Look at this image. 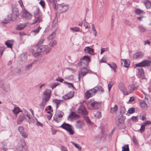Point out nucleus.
Here are the masks:
<instances>
[{
	"instance_id": "b1692460",
	"label": "nucleus",
	"mask_w": 151,
	"mask_h": 151,
	"mask_svg": "<svg viewBox=\"0 0 151 151\" xmlns=\"http://www.w3.org/2000/svg\"><path fill=\"white\" fill-rule=\"evenodd\" d=\"M48 47V46L46 45H41L37 47V51L38 52H42L45 51Z\"/></svg>"
},
{
	"instance_id": "0e129e2a",
	"label": "nucleus",
	"mask_w": 151,
	"mask_h": 151,
	"mask_svg": "<svg viewBox=\"0 0 151 151\" xmlns=\"http://www.w3.org/2000/svg\"><path fill=\"white\" fill-rule=\"evenodd\" d=\"M29 19L30 20L29 21V23L31 24H31V22H33V21H34L35 20V17H32L31 18V19Z\"/></svg>"
},
{
	"instance_id": "bb28decb",
	"label": "nucleus",
	"mask_w": 151,
	"mask_h": 151,
	"mask_svg": "<svg viewBox=\"0 0 151 151\" xmlns=\"http://www.w3.org/2000/svg\"><path fill=\"white\" fill-rule=\"evenodd\" d=\"M71 126V125L69 124L66 123L65 122H64L61 126V127H62L63 128L67 130L68 129V128H70Z\"/></svg>"
},
{
	"instance_id": "9d476101",
	"label": "nucleus",
	"mask_w": 151,
	"mask_h": 151,
	"mask_svg": "<svg viewBox=\"0 0 151 151\" xmlns=\"http://www.w3.org/2000/svg\"><path fill=\"white\" fill-rule=\"evenodd\" d=\"M58 7L61 12H64L68 9V6L67 4L62 3L58 4Z\"/></svg>"
},
{
	"instance_id": "bf43d9fd",
	"label": "nucleus",
	"mask_w": 151,
	"mask_h": 151,
	"mask_svg": "<svg viewBox=\"0 0 151 151\" xmlns=\"http://www.w3.org/2000/svg\"><path fill=\"white\" fill-rule=\"evenodd\" d=\"M132 139L133 142L135 144H137V140L136 139V137L134 136L132 137Z\"/></svg>"
},
{
	"instance_id": "58836bf2",
	"label": "nucleus",
	"mask_w": 151,
	"mask_h": 151,
	"mask_svg": "<svg viewBox=\"0 0 151 151\" xmlns=\"http://www.w3.org/2000/svg\"><path fill=\"white\" fill-rule=\"evenodd\" d=\"M140 105L143 109L146 108L147 107V105L145 101H142L140 102Z\"/></svg>"
},
{
	"instance_id": "f704fd0d",
	"label": "nucleus",
	"mask_w": 151,
	"mask_h": 151,
	"mask_svg": "<svg viewBox=\"0 0 151 151\" xmlns=\"http://www.w3.org/2000/svg\"><path fill=\"white\" fill-rule=\"evenodd\" d=\"M33 63H30L26 65L24 68L25 70L26 71L29 70L32 68Z\"/></svg>"
},
{
	"instance_id": "a211bd4d",
	"label": "nucleus",
	"mask_w": 151,
	"mask_h": 151,
	"mask_svg": "<svg viewBox=\"0 0 151 151\" xmlns=\"http://www.w3.org/2000/svg\"><path fill=\"white\" fill-rule=\"evenodd\" d=\"M80 116L74 112H71L68 117V119H77L80 118Z\"/></svg>"
},
{
	"instance_id": "423d86ee",
	"label": "nucleus",
	"mask_w": 151,
	"mask_h": 151,
	"mask_svg": "<svg viewBox=\"0 0 151 151\" xmlns=\"http://www.w3.org/2000/svg\"><path fill=\"white\" fill-rule=\"evenodd\" d=\"M91 71H89L88 69L85 67L83 68L78 73L79 80L80 78H83L88 73L91 72Z\"/></svg>"
},
{
	"instance_id": "5701e85b",
	"label": "nucleus",
	"mask_w": 151,
	"mask_h": 151,
	"mask_svg": "<svg viewBox=\"0 0 151 151\" xmlns=\"http://www.w3.org/2000/svg\"><path fill=\"white\" fill-rule=\"evenodd\" d=\"M73 96V93L72 92H70L65 95L63 97V99L65 100H67L72 98Z\"/></svg>"
},
{
	"instance_id": "4468645a",
	"label": "nucleus",
	"mask_w": 151,
	"mask_h": 151,
	"mask_svg": "<svg viewBox=\"0 0 151 151\" xmlns=\"http://www.w3.org/2000/svg\"><path fill=\"white\" fill-rule=\"evenodd\" d=\"M144 53L141 52H137L134 53L133 56V59L135 60H139L143 58Z\"/></svg>"
},
{
	"instance_id": "2f4dec72",
	"label": "nucleus",
	"mask_w": 151,
	"mask_h": 151,
	"mask_svg": "<svg viewBox=\"0 0 151 151\" xmlns=\"http://www.w3.org/2000/svg\"><path fill=\"white\" fill-rule=\"evenodd\" d=\"M22 114L24 115V116L25 117V116H26L28 118L27 119L28 120V121L32 117L31 115L26 111H25L24 112H23Z\"/></svg>"
},
{
	"instance_id": "603ef678",
	"label": "nucleus",
	"mask_w": 151,
	"mask_h": 151,
	"mask_svg": "<svg viewBox=\"0 0 151 151\" xmlns=\"http://www.w3.org/2000/svg\"><path fill=\"white\" fill-rule=\"evenodd\" d=\"M41 29V27H40V26H39L36 29L34 30L33 32L35 34H37L39 32L40 30Z\"/></svg>"
},
{
	"instance_id": "864d4df0",
	"label": "nucleus",
	"mask_w": 151,
	"mask_h": 151,
	"mask_svg": "<svg viewBox=\"0 0 151 151\" xmlns=\"http://www.w3.org/2000/svg\"><path fill=\"white\" fill-rule=\"evenodd\" d=\"M145 125H144V124L141 126V128L139 129V131L141 132L142 133V132L144 131L145 129Z\"/></svg>"
},
{
	"instance_id": "aec40b11",
	"label": "nucleus",
	"mask_w": 151,
	"mask_h": 151,
	"mask_svg": "<svg viewBox=\"0 0 151 151\" xmlns=\"http://www.w3.org/2000/svg\"><path fill=\"white\" fill-rule=\"evenodd\" d=\"M35 20L33 22H31V24H35L36 23H39L42 20V14H39L38 16L35 17Z\"/></svg>"
},
{
	"instance_id": "7c9ffc66",
	"label": "nucleus",
	"mask_w": 151,
	"mask_h": 151,
	"mask_svg": "<svg viewBox=\"0 0 151 151\" xmlns=\"http://www.w3.org/2000/svg\"><path fill=\"white\" fill-rule=\"evenodd\" d=\"M26 25L25 24H21L17 25V29L18 30H22L25 27Z\"/></svg>"
},
{
	"instance_id": "5fc2aeb1",
	"label": "nucleus",
	"mask_w": 151,
	"mask_h": 151,
	"mask_svg": "<svg viewBox=\"0 0 151 151\" xmlns=\"http://www.w3.org/2000/svg\"><path fill=\"white\" fill-rule=\"evenodd\" d=\"M24 138H26L28 137L27 134L24 131L21 134Z\"/></svg>"
},
{
	"instance_id": "69168bd1",
	"label": "nucleus",
	"mask_w": 151,
	"mask_h": 151,
	"mask_svg": "<svg viewBox=\"0 0 151 151\" xmlns=\"http://www.w3.org/2000/svg\"><path fill=\"white\" fill-rule=\"evenodd\" d=\"M117 68V66L116 64L114 63H112V66L111 68L112 69H116Z\"/></svg>"
},
{
	"instance_id": "39448f33",
	"label": "nucleus",
	"mask_w": 151,
	"mask_h": 151,
	"mask_svg": "<svg viewBox=\"0 0 151 151\" xmlns=\"http://www.w3.org/2000/svg\"><path fill=\"white\" fill-rule=\"evenodd\" d=\"M27 146L24 141H22L18 144L17 151H27Z\"/></svg>"
},
{
	"instance_id": "a878e982",
	"label": "nucleus",
	"mask_w": 151,
	"mask_h": 151,
	"mask_svg": "<svg viewBox=\"0 0 151 151\" xmlns=\"http://www.w3.org/2000/svg\"><path fill=\"white\" fill-rule=\"evenodd\" d=\"M14 42L13 40H8L5 43V44L8 47L12 48Z\"/></svg>"
},
{
	"instance_id": "c03bdc74",
	"label": "nucleus",
	"mask_w": 151,
	"mask_h": 151,
	"mask_svg": "<svg viewBox=\"0 0 151 151\" xmlns=\"http://www.w3.org/2000/svg\"><path fill=\"white\" fill-rule=\"evenodd\" d=\"M138 28L140 31L141 32H143L146 30V29L142 25H139L138 26Z\"/></svg>"
},
{
	"instance_id": "f03ea898",
	"label": "nucleus",
	"mask_w": 151,
	"mask_h": 151,
	"mask_svg": "<svg viewBox=\"0 0 151 151\" xmlns=\"http://www.w3.org/2000/svg\"><path fill=\"white\" fill-rule=\"evenodd\" d=\"M101 104L94 100L91 99L88 102L87 105L88 109L91 110L99 109L101 106Z\"/></svg>"
},
{
	"instance_id": "4be33fe9",
	"label": "nucleus",
	"mask_w": 151,
	"mask_h": 151,
	"mask_svg": "<svg viewBox=\"0 0 151 151\" xmlns=\"http://www.w3.org/2000/svg\"><path fill=\"white\" fill-rule=\"evenodd\" d=\"M63 102V100H58V99H55L53 100L52 102L53 103L56 104V109H57L60 104H62Z\"/></svg>"
},
{
	"instance_id": "09e8293b",
	"label": "nucleus",
	"mask_w": 151,
	"mask_h": 151,
	"mask_svg": "<svg viewBox=\"0 0 151 151\" xmlns=\"http://www.w3.org/2000/svg\"><path fill=\"white\" fill-rule=\"evenodd\" d=\"M34 14L35 17L37 16L39 14H41L39 13V8H37L36 10L34 12Z\"/></svg>"
},
{
	"instance_id": "6e6552de",
	"label": "nucleus",
	"mask_w": 151,
	"mask_h": 151,
	"mask_svg": "<svg viewBox=\"0 0 151 151\" xmlns=\"http://www.w3.org/2000/svg\"><path fill=\"white\" fill-rule=\"evenodd\" d=\"M77 112L81 115H87L88 112L84 106L83 104H81L77 109Z\"/></svg>"
},
{
	"instance_id": "49530a36",
	"label": "nucleus",
	"mask_w": 151,
	"mask_h": 151,
	"mask_svg": "<svg viewBox=\"0 0 151 151\" xmlns=\"http://www.w3.org/2000/svg\"><path fill=\"white\" fill-rule=\"evenodd\" d=\"M44 41V39L43 38H41L39 40L37 46V47H38V46H41V45L42 44L43 42Z\"/></svg>"
},
{
	"instance_id": "dca6fc26",
	"label": "nucleus",
	"mask_w": 151,
	"mask_h": 151,
	"mask_svg": "<svg viewBox=\"0 0 151 151\" xmlns=\"http://www.w3.org/2000/svg\"><path fill=\"white\" fill-rule=\"evenodd\" d=\"M75 125L76 128L81 129L84 127V124L83 121L81 120H78L76 122Z\"/></svg>"
},
{
	"instance_id": "f257e3e1",
	"label": "nucleus",
	"mask_w": 151,
	"mask_h": 151,
	"mask_svg": "<svg viewBox=\"0 0 151 151\" xmlns=\"http://www.w3.org/2000/svg\"><path fill=\"white\" fill-rule=\"evenodd\" d=\"M51 93L50 89H47L44 92L42 98V101L40 105V106L43 109L45 106L46 103L49 100Z\"/></svg>"
},
{
	"instance_id": "412c9836",
	"label": "nucleus",
	"mask_w": 151,
	"mask_h": 151,
	"mask_svg": "<svg viewBox=\"0 0 151 151\" xmlns=\"http://www.w3.org/2000/svg\"><path fill=\"white\" fill-rule=\"evenodd\" d=\"M84 51L85 53L92 55H93L94 53L93 50L88 46L86 47L84 50Z\"/></svg>"
},
{
	"instance_id": "6ab92c4d",
	"label": "nucleus",
	"mask_w": 151,
	"mask_h": 151,
	"mask_svg": "<svg viewBox=\"0 0 151 151\" xmlns=\"http://www.w3.org/2000/svg\"><path fill=\"white\" fill-rule=\"evenodd\" d=\"M122 65L123 67L127 68L130 65V61L128 60L122 59L121 60Z\"/></svg>"
},
{
	"instance_id": "3c124183",
	"label": "nucleus",
	"mask_w": 151,
	"mask_h": 151,
	"mask_svg": "<svg viewBox=\"0 0 151 151\" xmlns=\"http://www.w3.org/2000/svg\"><path fill=\"white\" fill-rule=\"evenodd\" d=\"M59 84V83L58 82L54 83L51 85V87L52 88V89H53L54 88L57 86Z\"/></svg>"
},
{
	"instance_id": "8fccbe9b",
	"label": "nucleus",
	"mask_w": 151,
	"mask_h": 151,
	"mask_svg": "<svg viewBox=\"0 0 151 151\" xmlns=\"http://www.w3.org/2000/svg\"><path fill=\"white\" fill-rule=\"evenodd\" d=\"M57 23V20L56 18H55V19L52 21V27H53L55 26Z\"/></svg>"
},
{
	"instance_id": "338daca9",
	"label": "nucleus",
	"mask_w": 151,
	"mask_h": 151,
	"mask_svg": "<svg viewBox=\"0 0 151 151\" xmlns=\"http://www.w3.org/2000/svg\"><path fill=\"white\" fill-rule=\"evenodd\" d=\"M57 42L56 40H55L53 41L52 43L50 45L51 46V47H53L55 46V45L57 44Z\"/></svg>"
},
{
	"instance_id": "f3484780",
	"label": "nucleus",
	"mask_w": 151,
	"mask_h": 151,
	"mask_svg": "<svg viewBox=\"0 0 151 151\" xmlns=\"http://www.w3.org/2000/svg\"><path fill=\"white\" fill-rule=\"evenodd\" d=\"M24 119H25L26 121H27V122H28V120L22 114V115H20L19 116L18 119L17 120V124H21Z\"/></svg>"
},
{
	"instance_id": "ddd939ff",
	"label": "nucleus",
	"mask_w": 151,
	"mask_h": 151,
	"mask_svg": "<svg viewBox=\"0 0 151 151\" xmlns=\"http://www.w3.org/2000/svg\"><path fill=\"white\" fill-rule=\"evenodd\" d=\"M0 87L6 91H8L10 90L9 84V83L1 82L0 83Z\"/></svg>"
},
{
	"instance_id": "79ce46f5",
	"label": "nucleus",
	"mask_w": 151,
	"mask_h": 151,
	"mask_svg": "<svg viewBox=\"0 0 151 151\" xmlns=\"http://www.w3.org/2000/svg\"><path fill=\"white\" fill-rule=\"evenodd\" d=\"M56 35L55 33V32H53L51 34H50L48 37L49 40H51L54 38Z\"/></svg>"
},
{
	"instance_id": "052dcab7",
	"label": "nucleus",
	"mask_w": 151,
	"mask_h": 151,
	"mask_svg": "<svg viewBox=\"0 0 151 151\" xmlns=\"http://www.w3.org/2000/svg\"><path fill=\"white\" fill-rule=\"evenodd\" d=\"M51 129L52 132V135H54L56 134L57 132V130H56L53 128H51Z\"/></svg>"
},
{
	"instance_id": "de8ad7c7",
	"label": "nucleus",
	"mask_w": 151,
	"mask_h": 151,
	"mask_svg": "<svg viewBox=\"0 0 151 151\" xmlns=\"http://www.w3.org/2000/svg\"><path fill=\"white\" fill-rule=\"evenodd\" d=\"M18 130L19 132L21 134L22 133L24 132V128L22 126H19L18 128Z\"/></svg>"
},
{
	"instance_id": "20e7f679",
	"label": "nucleus",
	"mask_w": 151,
	"mask_h": 151,
	"mask_svg": "<svg viewBox=\"0 0 151 151\" xmlns=\"http://www.w3.org/2000/svg\"><path fill=\"white\" fill-rule=\"evenodd\" d=\"M90 61V58L89 56H85L81 60V66L83 65V66L85 67Z\"/></svg>"
},
{
	"instance_id": "cd10ccee",
	"label": "nucleus",
	"mask_w": 151,
	"mask_h": 151,
	"mask_svg": "<svg viewBox=\"0 0 151 151\" xmlns=\"http://www.w3.org/2000/svg\"><path fill=\"white\" fill-rule=\"evenodd\" d=\"M144 4L147 9H150L151 7V2L149 0H145L144 1Z\"/></svg>"
},
{
	"instance_id": "0eeeda50",
	"label": "nucleus",
	"mask_w": 151,
	"mask_h": 151,
	"mask_svg": "<svg viewBox=\"0 0 151 151\" xmlns=\"http://www.w3.org/2000/svg\"><path fill=\"white\" fill-rule=\"evenodd\" d=\"M151 61L148 60H145L142 62L135 64L136 67H148L150 65Z\"/></svg>"
},
{
	"instance_id": "4c0bfd02",
	"label": "nucleus",
	"mask_w": 151,
	"mask_h": 151,
	"mask_svg": "<svg viewBox=\"0 0 151 151\" xmlns=\"http://www.w3.org/2000/svg\"><path fill=\"white\" fill-rule=\"evenodd\" d=\"M94 88L95 90H96V92L97 91H100L101 92H104V91L103 88L101 86H98L95 87Z\"/></svg>"
},
{
	"instance_id": "393cba45",
	"label": "nucleus",
	"mask_w": 151,
	"mask_h": 151,
	"mask_svg": "<svg viewBox=\"0 0 151 151\" xmlns=\"http://www.w3.org/2000/svg\"><path fill=\"white\" fill-rule=\"evenodd\" d=\"M12 20V15L10 13L7 15V19H5L2 22L4 24H7Z\"/></svg>"
},
{
	"instance_id": "680f3d73",
	"label": "nucleus",
	"mask_w": 151,
	"mask_h": 151,
	"mask_svg": "<svg viewBox=\"0 0 151 151\" xmlns=\"http://www.w3.org/2000/svg\"><path fill=\"white\" fill-rule=\"evenodd\" d=\"M84 25L85 27V29H90V26L88 25V23L87 22H85L84 23Z\"/></svg>"
},
{
	"instance_id": "c756f323",
	"label": "nucleus",
	"mask_w": 151,
	"mask_h": 151,
	"mask_svg": "<svg viewBox=\"0 0 151 151\" xmlns=\"http://www.w3.org/2000/svg\"><path fill=\"white\" fill-rule=\"evenodd\" d=\"M13 111L14 114H17L21 111L18 107H15L13 110Z\"/></svg>"
},
{
	"instance_id": "37998d69",
	"label": "nucleus",
	"mask_w": 151,
	"mask_h": 151,
	"mask_svg": "<svg viewBox=\"0 0 151 151\" xmlns=\"http://www.w3.org/2000/svg\"><path fill=\"white\" fill-rule=\"evenodd\" d=\"M67 131L68 132L70 135H73L74 133V131L72 129V126H71L70 128H68Z\"/></svg>"
},
{
	"instance_id": "473e14b6",
	"label": "nucleus",
	"mask_w": 151,
	"mask_h": 151,
	"mask_svg": "<svg viewBox=\"0 0 151 151\" xmlns=\"http://www.w3.org/2000/svg\"><path fill=\"white\" fill-rule=\"evenodd\" d=\"M120 113L122 115L126 114H127V112L126 111V109L123 106H121L120 108Z\"/></svg>"
},
{
	"instance_id": "4d7b16f0",
	"label": "nucleus",
	"mask_w": 151,
	"mask_h": 151,
	"mask_svg": "<svg viewBox=\"0 0 151 151\" xmlns=\"http://www.w3.org/2000/svg\"><path fill=\"white\" fill-rule=\"evenodd\" d=\"M39 4L42 6L43 8H44L45 6V3L43 0H41L39 2Z\"/></svg>"
},
{
	"instance_id": "e2e57ef3",
	"label": "nucleus",
	"mask_w": 151,
	"mask_h": 151,
	"mask_svg": "<svg viewBox=\"0 0 151 151\" xmlns=\"http://www.w3.org/2000/svg\"><path fill=\"white\" fill-rule=\"evenodd\" d=\"M72 143L76 148L80 150L81 149V147L79 146L77 144L73 142H72Z\"/></svg>"
},
{
	"instance_id": "13d9d810",
	"label": "nucleus",
	"mask_w": 151,
	"mask_h": 151,
	"mask_svg": "<svg viewBox=\"0 0 151 151\" xmlns=\"http://www.w3.org/2000/svg\"><path fill=\"white\" fill-rule=\"evenodd\" d=\"M18 2L19 3L20 6L22 7V9H24V7L23 5V2L22 0H19L18 1Z\"/></svg>"
},
{
	"instance_id": "9b49d317",
	"label": "nucleus",
	"mask_w": 151,
	"mask_h": 151,
	"mask_svg": "<svg viewBox=\"0 0 151 151\" xmlns=\"http://www.w3.org/2000/svg\"><path fill=\"white\" fill-rule=\"evenodd\" d=\"M21 15L22 17L28 19H30L32 17L31 14L25 9L22 10L21 13Z\"/></svg>"
},
{
	"instance_id": "e433bc0d",
	"label": "nucleus",
	"mask_w": 151,
	"mask_h": 151,
	"mask_svg": "<svg viewBox=\"0 0 151 151\" xmlns=\"http://www.w3.org/2000/svg\"><path fill=\"white\" fill-rule=\"evenodd\" d=\"M135 13L138 15H140L141 14H144L145 12L139 9H137L135 10Z\"/></svg>"
},
{
	"instance_id": "a18cd8bd",
	"label": "nucleus",
	"mask_w": 151,
	"mask_h": 151,
	"mask_svg": "<svg viewBox=\"0 0 151 151\" xmlns=\"http://www.w3.org/2000/svg\"><path fill=\"white\" fill-rule=\"evenodd\" d=\"M114 84V83L112 81L110 82L108 84V88L109 91H110L111 90V88Z\"/></svg>"
},
{
	"instance_id": "1a4fd4ad",
	"label": "nucleus",
	"mask_w": 151,
	"mask_h": 151,
	"mask_svg": "<svg viewBox=\"0 0 151 151\" xmlns=\"http://www.w3.org/2000/svg\"><path fill=\"white\" fill-rule=\"evenodd\" d=\"M96 93V90L94 88L86 91L85 93V96L86 99H88L95 95Z\"/></svg>"
},
{
	"instance_id": "6e6d98bb",
	"label": "nucleus",
	"mask_w": 151,
	"mask_h": 151,
	"mask_svg": "<svg viewBox=\"0 0 151 151\" xmlns=\"http://www.w3.org/2000/svg\"><path fill=\"white\" fill-rule=\"evenodd\" d=\"M128 111L129 114H132L134 112V108H131L129 109Z\"/></svg>"
},
{
	"instance_id": "2eb2a0df",
	"label": "nucleus",
	"mask_w": 151,
	"mask_h": 151,
	"mask_svg": "<svg viewBox=\"0 0 151 151\" xmlns=\"http://www.w3.org/2000/svg\"><path fill=\"white\" fill-rule=\"evenodd\" d=\"M119 89L125 95H128V90L125 87V85L122 83H120L119 84Z\"/></svg>"
},
{
	"instance_id": "72a5a7b5",
	"label": "nucleus",
	"mask_w": 151,
	"mask_h": 151,
	"mask_svg": "<svg viewBox=\"0 0 151 151\" xmlns=\"http://www.w3.org/2000/svg\"><path fill=\"white\" fill-rule=\"evenodd\" d=\"M116 121L119 123L120 124L123 122V120L122 118L120 115L118 116L116 119Z\"/></svg>"
},
{
	"instance_id": "f8f14e48",
	"label": "nucleus",
	"mask_w": 151,
	"mask_h": 151,
	"mask_svg": "<svg viewBox=\"0 0 151 151\" xmlns=\"http://www.w3.org/2000/svg\"><path fill=\"white\" fill-rule=\"evenodd\" d=\"M137 88L138 87L137 85L133 83L129 84L128 87V94L130 93Z\"/></svg>"
},
{
	"instance_id": "774afa93",
	"label": "nucleus",
	"mask_w": 151,
	"mask_h": 151,
	"mask_svg": "<svg viewBox=\"0 0 151 151\" xmlns=\"http://www.w3.org/2000/svg\"><path fill=\"white\" fill-rule=\"evenodd\" d=\"M61 150L62 151H68L66 148L64 146H62L61 147Z\"/></svg>"
},
{
	"instance_id": "c85d7f7f",
	"label": "nucleus",
	"mask_w": 151,
	"mask_h": 151,
	"mask_svg": "<svg viewBox=\"0 0 151 151\" xmlns=\"http://www.w3.org/2000/svg\"><path fill=\"white\" fill-rule=\"evenodd\" d=\"M118 106L117 105H115L114 107L111 108L110 112L111 113L114 114L116 112Z\"/></svg>"
},
{
	"instance_id": "c9c22d12",
	"label": "nucleus",
	"mask_w": 151,
	"mask_h": 151,
	"mask_svg": "<svg viewBox=\"0 0 151 151\" xmlns=\"http://www.w3.org/2000/svg\"><path fill=\"white\" fill-rule=\"evenodd\" d=\"M70 30L73 32H78L80 31V29L77 27H70Z\"/></svg>"
},
{
	"instance_id": "a19ab883",
	"label": "nucleus",
	"mask_w": 151,
	"mask_h": 151,
	"mask_svg": "<svg viewBox=\"0 0 151 151\" xmlns=\"http://www.w3.org/2000/svg\"><path fill=\"white\" fill-rule=\"evenodd\" d=\"M94 115L95 117L98 118H100L101 116V113L100 111H97L96 113H94Z\"/></svg>"
},
{
	"instance_id": "ea45409f",
	"label": "nucleus",
	"mask_w": 151,
	"mask_h": 151,
	"mask_svg": "<svg viewBox=\"0 0 151 151\" xmlns=\"http://www.w3.org/2000/svg\"><path fill=\"white\" fill-rule=\"evenodd\" d=\"M122 151H129V148L128 145H125L122 147Z\"/></svg>"
},
{
	"instance_id": "7ed1b4c3",
	"label": "nucleus",
	"mask_w": 151,
	"mask_h": 151,
	"mask_svg": "<svg viewBox=\"0 0 151 151\" xmlns=\"http://www.w3.org/2000/svg\"><path fill=\"white\" fill-rule=\"evenodd\" d=\"M64 115V113L59 110H57L53 117L54 120L57 122H59L62 120Z\"/></svg>"
}]
</instances>
